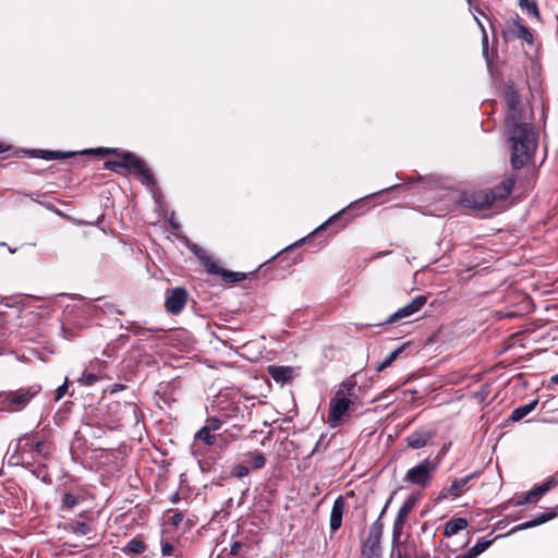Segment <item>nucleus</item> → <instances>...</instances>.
Listing matches in <instances>:
<instances>
[{
    "label": "nucleus",
    "instance_id": "nucleus-1",
    "mask_svg": "<svg viewBox=\"0 0 558 558\" xmlns=\"http://www.w3.org/2000/svg\"><path fill=\"white\" fill-rule=\"evenodd\" d=\"M511 142L510 162L513 169L519 170L532 160L537 148L538 134L531 125H520L508 130Z\"/></svg>",
    "mask_w": 558,
    "mask_h": 558
},
{
    "label": "nucleus",
    "instance_id": "nucleus-2",
    "mask_svg": "<svg viewBox=\"0 0 558 558\" xmlns=\"http://www.w3.org/2000/svg\"><path fill=\"white\" fill-rule=\"evenodd\" d=\"M40 391V385H32L21 387L16 390L2 391L0 392V408L8 412L22 411Z\"/></svg>",
    "mask_w": 558,
    "mask_h": 558
},
{
    "label": "nucleus",
    "instance_id": "nucleus-3",
    "mask_svg": "<svg viewBox=\"0 0 558 558\" xmlns=\"http://www.w3.org/2000/svg\"><path fill=\"white\" fill-rule=\"evenodd\" d=\"M436 470L437 464L426 458L417 465L408 470L404 481L424 488L430 483Z\"/></svg>",
    "mask_w": 558,
    "mask_h": 558
},
{
    "label": "nucleus",
    "instance_id": "nucleus-4",
    "mask_svg": "<svg viewBox=\"0 0 558 558\" xmlns=\"http://www.w3.org/2000/svg\"><path fill=\"white\" fill-rule=\"evenodd\" d=\"M356 409V402L353 399L335 396L329 403L328 423L331 427H337L339 423L348 415L350 411Z\"/></svg>",
    "mask_w": 558,
    "mask_h": 558
},
{
    "label": "nucleus",
    "instance_id": "nucleus-5",
    "mask_svg": "<svg viewBox=\"0 0 558 558\" xmlns=\"http://www.w3.org/2000/svg\"><path fill=\"white\" fill-rule=\"evenodd\" d=\"M125 159V170L141 175L142 183L151 186L156 183L155 178L144 160L133 153H122Z\"/></svg>",
    "mask_w": 558,
    "mask_h": 558
},
{
    "label": "nucleus",
    "instance_id": "nucleus-6",
    "mask_svg": "<svg viewBox=\"0 0 558 558\" xmlns=\"http://www.w3.org/2000/svg\"><path fill=\"white\" fill-rule=\"evenodd\" d=\"M502 37L505 40L521 39L529 45H533L534 43V36L531 29L522 24L519 17L506 22L505 28L502 29Z\"/></svg>",
    "mask_w": 558,
    "mask_h": 558
},
{
    "label": "nucleus",
    "instance_id": "nucleus-7",
    "mask_svg": "<svg viewBox=\"0 0 558 558\" xmlns=\"http://www.w3.org/2000/svg\"><path fill=\"white\" fill-rule=\"evenodd\" d=\"M415 504H416V497L414 495H411L407 498L404 504L399 509L397 517L395 519L393 529H392L393 546L398 545L401 534H402V531H403V525H404L410 512L415 507Z\"/></svg>",
    "mask_w": 558,
    "mask_h": 558
},
{
    "label": "nucleus",
    "instance_id": "nucleus-8",
    "mask_svg": "<svg viewBox=\"0 0 558 558\" xmlns=\"http://www.w3.org/2000/svg\"><path fill=\"white\" fill-rule=\"evenodd\" d=\"M463 207L484 210L494 205V195L488 190L477 191L469 195H464L461 199Z\"/></svg>",
    "mask_w": 558,
    "mask_h": 558
},
{
    "label": "nucleus",
    "instance_id": "nucleus-9",
    "mask_svg": "<svg viewBox=\"0 0 558 558\" xmlns=\"http://www.w3.org/2000/svg\"><path fill=\"white\" fill-rule=\"evenodd\" d=\"M480 476V472H473L460 480H454L449 487L444 488L439 494V499L452 498L456 499L460 497L464 492L469 489V484L474 478Z\"/></svg>",
    "mask_w": 558,
    "mask_h": 558
},
{
    "label": "nucleus",
    "instance_id": "nucleus-10",
    "mask_svg": "<svg viewBox=\"0 0 558 558\" xmlns=\"http://www.w3.org/2000/svg\"><path fill=\"white\" fill-rule=\"evenodd\" d=\"M187 298L189 293L184 288H173L169 291V294L166 298L165 307L169 313L178 315L184 308L187 302Z\"/></svg>",
    "mask_w": 558,
    "mask_h": 558
},
{
    "label": "nucleus",
    "instance_id": "nucleus-11",
    "mask_svg": "<svg viewBox=\"0 0 558 558\" xmlns=\"http://www.w3.org/2000/svg\"><path fill=\"white\" fill-rule=\"evenodd\" d=\"M117 411L119 412L118 421L121 425H137L142 420V413L137 405L133 402H117Z\"/></svg>",
    "mask_w": 558,
    "mask_h": 558
},
{
    "label": "nucleus",
    "instance_id": "nucleus-12",
    "mask_svg": "<svg viewBox=\"0 0 558 558\" xmlns=\"http://www.w3.org/2000/svg\"><path fill=\"white\" fill-rule=\"evenodd\" d=\"M427 302L426 295H416L409 304L402 306L386 320L387 324H393L403 318H408L417 313Z\"/></svg>",
    "mask_w": 558,
    "mask_h": 558
},
{
    "label": "nucleus",
    "instance_id": "nucleus-13",
    "mask_svg": "<svg viewBox=\"0 0 558 558\" xmlns=\"http://www.w3.org/2000/svg\"><path fill=\"white\" fill-rule=\"evenodd\" d=\"M435 436V428L422 427L409 434L404 441L409 448L416 450L426 447Z\"/></svg>",
    "mask_w": 558,
    "mask_h": 558
},
{
    "label": "nucleus",
    "instance_id": "nucleus-14",
    "mask_svg": "<svg viewBox=\"0 0 558 558\" xmlns=\"http://www.w3.org/2000/svg\"><path fill=\"white\" fill-rule=\"evenodd\" d=\"M345 500L342 496H339L332 505L331 513H330V530L336 532L341 527L342 517L344 513Z\"/></svg>",
    "mask_w": 558,
    "mask_h": 558
},
{
    "label": "nucleus",
    "instance_id": "nucleus-15",
    "mask_svg": "<svg viewBox=\"0 0 558 558\" xmlns=\"http://www.w3.org/2000/svg\"><path fill=\"white\" fill-rule=\"evenodd\" d=\"M556 484L555 477L548 478L545 483L539 486L534 487L530 492H527L522 499L517 501V505H523L526 502L534 501L536 498L541 497L545 493H547L554 485Z\"/></svg>",
    "mask_w": 558,
    "mask_h": 558
},
{
    "label": "nucleus",
    "instance_id": "nucleus-16",
    "mask_svg": "<svg viewBox=\"0 0 558 558\" xmlns=\"http://www.w3.org/2000/svg\"><path fill=\"white\" fill-rule=\"evenodd\" d=\"M355 376H356V374L351 375L348 378H345L340 384L335 396L350 398V399H353L354 401H356L357 400V395H356L357 380H356Z\"/></svg>",
    "mask_w": 558,
    "mask_h": 558
},
{
    "label": "nucleus",
    "instance_id": "nucleus-17",
    "mask_svg": "<svg viewBox=\"0 0 558 558\" xmlns=\"http://www.w3.org/2000/svg\"><path fill=\"white\" fill-rule=\"evenodd\" d=\"M520 125H531V123L524 121L522 106L519 108H511L506 113V126L508 130L515 129Z\"/></svg>",
    "mask_w": 558,
    "mask_h": 558
},
{
    "label": "nucleus",
    "instance_id": "nucleus-18",
    "mask_svg": "<svg viewBox=\"0 0 558 558\" xmlns=\"http://www.w3.org/2000/svg\"><path fill=\"white\" fill-rule=\"evenodd\" d=\"M31 157L41 158L45 160L64 159L75 155L73 151H59V150H46V149H34L27 151Z\"/></svg>",
    "mask_w": 558,
    "mask_h": 558
},
{
    "label": "nucleus",
    "instance_id": "nucleus-19",
    "mask_svg": "<svg viewBox=\"0 0 558 558\" xmlns=\"http://www.w3.org/2000/svg\"><path fill=\"white\" fill-rule=\"evenodd\" d=\"M515 180L513 178H508L504 180L499 185L488 190V192L494 195V203L507 198L510 195Z\"/></svg>",
    "mask_w": 558,
    "mask_h": 558
},
{
    "label": "nucleus",
    "instance_id": "nucleus-20",
    "mask_svg": "<svg viewBox=\"0 0 558 558\" xmlns=\"http://www.w3.org/2000/svg\"><path fill=\"white\" fill-rule=\"evenodd\" d=\"M381 536L368 533L362 546V556L379 557Z\"/></svg>",
    "mask_w": 558,
    "mask_h": 558
},
{
    "label": "nucleus",
    "instance_id": "nucleus-21",
    "mask_svg": "<svg viewBox=\"0 0 558 558\" xmlns=\"http://www.w3.org/2000/svg\"><path fill=\"white\" fill-rule=\"evenodd\" d=\"M267 371L277 383H287L293 377V368L290 366L269 365Z\"/></svg>",
    "mask_w": 558,
    "mask_h": 558
},
{
    "label": "nucleus",
    "instance_id": "nucleus-22",
    "mask_svg": "<svg viewBox=\"0 0 558 558\" xmlns=\"http://www.w3.org/2000/svg\"><path fill=\"white\" fill-rule=\"evenodd\" d=\"M556 515H557V512L554 510L549 511V512H545L531 521H526L524 523H521V524L514 526L511 530V532L522 531V530H526V529H531V527L541 525V524L554 519Z\"/></svg>",
    "mask_w": 558,
    "mask_h": 558
},
{
    "label": "nucleus",
    "instance_id": "nucleus-23",
    "mask_svg": "<svg viewBox=\"0 0 558 558\" xmlns=\"http://www.w3.org/2000/svg\"><path fill=\"white\" fill-rule=\"evenodd\" d=\"M466 526L468 520L465 518H453L446 522L444 535L446 537H451L458 534L460 531L464 530Z\"/></svg>",
    "mask_w": 558,
    "mask_h": 558
},
{
    "label": "nucleus",
    "instance_id": "nucleus-24",
    "mask_svg": "<svg viewBox=\"0 0 558 558\" xmlns=\"http://www.w3.org/2000/svg\"><path fill=\"white\" fill-rule=\"evenodd\" d=\"M195 440H201L207 446H214L218 439L226 442V439L222 435H215L210 429L206 426H203L198 429L194 436Z\"/></svg>",
    "mask_w": 558,
    "mask_h": 558
},
{
    "label": "nucleus",
    "instance_id": "nucleus-25",
    "mask_svg": "<svg viewBox=\"0 0 558 558\" xmlns=\"http://www.w3.org/2000/svg\"><path fill=\"white\" fill-rule=\"evenodd\" d=\"M537 404L538 400L535 399L530 401L529 403L520 405L512 411L509 418L513 422L521 421L523 417H525L527 414L534 411Z\"/></svg>",
    "mask_w": 558,
    "mask_h": 558
},
{
    "label": "nucleus",
    "instance_id": "nucleus-26",
    "mask_svg": "<svg viewBox=\"0 0 558 558\" xmlns=\"http://www.w3.org/2000/svg\"><path fill=\"white\" fill-rule=\"evenodd\" d=\"M407 347H409V343H404L390 352V354L384 361L376 363L375 371L380 373L389 367L401 355Z\"/></svg>",
    "mask_w": 558,
    "mask_h": 558
},
{
    "label": "nucleus",
    "instance_id": "nucleus-27",
    "mask_svg": "<svg viewBox=\"0 0 558 558\" xmlns=\"http://www.w3.org/2000/svg\"><path fill=\"white\" fill-rule=\"evenodd\" d=\"M147 546L141 537H134L128 542L122 548V551L126 555H141L146 550Z\"/></svg>",
    "mask_w": 558,
    "mask_h": 558
},
{
    "label": "nucleus",
    "instance_id": "nucleus-28",
    "mask_svg": "<svg viewBox=\"0 0 558 558\" xmlns=\"http://www.w3.org/2000/svg\"><path fill=\"white\" fill-rule=\"evenodd\" d=\"M505 98L507 104V110L511 108H519L522 106L521 97L513 86H507Z\"/></svg>",
    "mask_w": 558,
    "mask_h": 558
},
{
    "label": "nucleus",
    "instance_id": "nucleus-29",
    "mask_svg": "<svg viewBox=\"0 0 558 558\" xmlns=\"http://www.w3.org/2000/svg\"><path fill=\"white\" fill-rule=\"evenodd\" d=\"M521 10L525 11L527 15L541 20V14L535 0H518Z\"/></svg>",
    "mask_w": 558,
    "mask_h": 558
},
{
    "label": "nucleus",
    "instance_id": "nucleus-30",
    "mask_svg": "<svg viewBox=\"0 0 558 558\" xmlns=\"http://www.w3.org/2000/svg\"><path fill=\"white\" fill-rule=\"evenodd\" d=\"M81 498L77 495L71 493H64L61 499V509L71 510L78 505Z\"/></svg>",
    "mask_w": 558,
    "mask_h": 558
},
{
    "label": "nucleus",
    "instance_id": "nucleus-31",
    "mask_svg": "<svg viewBox=\"0 0 558 558\" xmlns=\"http://www.w3.org/2000/svg\"><path fill=\"white\" fill-rule=\"evenodd\" d=\"M19 444L21 446H23L24 450H27V447H28L29 450L38 452V453H41V451L44 449V441L37 440L36 442H29L27 435L20 437Z\"/></svg>",
    "mask_w": 558,
    "mask_h": 558
},
{
    "label": "nucleus",
    "instance_id": "nucleus-32",
    "mask_svg": "<svg viewBox=\"0 0 558 558\" xmlns=\"http://www.w3.org/2000/svg\"><path fill=\"white\" fill-rule=\"evenodd\" d=\"M391 499H392V496H390V498L387 500L384 509L380 512L379 518L371 525L368 533H372V534H375V535H378V536L383 535L384 524L380 521V518L385 514V512H386V510H387Z\"/></svg>",
    "mask_w": 558,
    "mask_h": 558
},
{
    "label": "nucleus",
    "instance_id": "nucleus-33",
    "mask_svg": "<svg viewBox=\"0 0 558 558\" xmlns=\"http://www.w3.org/2000/svg\"><path fill=\"white\" fill-rule=\"evenodd\" d=\"M492 543L493 541H486L482 538L468 550V554L471 556V558H476L478 555L484 553L492 545Z\"/></svg>",
    "mask_w": 558,
    "mask_h": 558
},
{
    "label": "nucleus",
    "instance_id": "nucleus-34",
    "mask_svg": "<svg viewBox=\"0 0 558 558\" xmlns=\"http://www.w3.org/2000/svg\"><path fill=\"white\" fill-rule=\"evenodd\" d=\"M221 279L227 283H234L246 279V274L223 269Z\"/></svg>",
    "mask_w": 558,
    "mask_h": 558
},
{
    "label": "nucleus",
    "instance_id": "nucleus-35",
    "mask_svg": "<svg viewBox=\"0 0 558 558\" xmlns=\"http://www.w3.org/2000/svg\"><path fill=\"white\" fill-rule=\"evenodd\" d=\"M248 456L250 459L247 460V464H250L252 469L258 470L265 466L266 458L262 452H254Z\"/></svg>",
    "mask_w": 558,
    "mask_h": 558
},
{
    "label": "nucleus",
    "instance_id": "nucleus-36",
    "mask_svg": "<svg viewBox=\"0 0 558 558\" xmlns=\"http://www.w3.org/2000/svg\"><path fill=\"white\" fill-rule=\"evenodd\" d=\"M70 529L73 533L78 534V535H87L92 531V527L89 524H87L85 522H78V521L71 522Z\"/></svg>",
    "mask_w": 558,
    "mask_h": 558
},
{
    "label": "nucleus",
    "instance_id": "nucleus-37",
    "mask_svg": "<svg viewBox=\"0 0 558 558\" xmlns=\"http://www.w3.org/2000/svg\"><path fill=\"white\" fill-rule=\"evenodd\" d=\"M84 155H98V156H108V155H118L121 156L122 153L119 151L118 148H96V149H86L82 151Z\"/></svg>",
    "mask_w": 558,
    "mask_h": 558
},
{
    "label": "nucleus",
    "instance_id": "nucleus-38",
    "mask_svg": "<svg viewBox=\"0 0 558 558\" xmlns=\"http://www.w3.org/2000/svg\"><path fill=\"white\" fill-rule=\"evenodd\" d=\"M204 266L207 270V272L211 274V275H217V276H220L222 275V271L225 268H222L221 266H219V264L217 262H215L214 259L207 257L204 262Z\"/></svg>",
    "mask_w": 558,
    "mask_h": 558
},
{
    "label": "nucleus",
    "instance_id": "nucleus-39",
    "mask_svg": "<svg viewBox=\"0 0 558 558\" xmlns=\"http://www.w3.org/2000/svg\"><path fill=\"white\" fill-rule=\"evenodd\" d=\"M104 166L107 170L121 173V170L125 169V159L122 157V160H107Z\"/></svg>",
    "mask_w": 558,
    "mask_h": 558
},
{
    "label": "nucleus",
    "instance_id": "nucleus-40",
    "mask_svg": "<svg viewBox=\"0 0 558 558\" xmlns=\"http://www.w3.org/2000/svg\"><path fill=\"white\" fill-rule=\"evenodd\" d=\"M125 329L128 331L132 332L133 335L141 336V337L146 336L147 333H149L151 331L148 328H144V327L140 326L135 322H128V326H125Z\"/></svg>",
    "mask_w": 558,
    "mask_h": 558
},
{
    "label": "nucleus",
    "instance_id": "nucleus-41",
    "mask_svg": "<svg viewBox=\"0 0 558 558\" xmlns=\"http://www.w3.org/2000/svg\"><path fill=\"white\" fill-rule=\"evenodd\" d=\"M98 380V377L93 373L84 372L81 377L77 378V381L84 386H92Z\"/></svg>",
    "mask_w": 558,
    "mask_h": 558
},
{
    "label": "nucleus",
    "instance_id": "nucleus-42",
    "mask_svg": "<svg viewBox=\"0 0 558 558\" xmlns=\"http://www.w3.org/2000/svg\"><path fill=\"white\" fill-rule=\"evenodd\" d=\"M248 473H250V469H248V466H246L244 464H236L231 471V475L234 477H238V478H242V477L248 475Z\"/></svg>",
    "mask_w": 558,
    "mask_h": 558
},
{
    "label": "nucleus",
    "instance_id": "nucleus-43",
    "mask_svg": "<svg viewBox=\"0 0 558 558\" xmlns=\"http://www.w3.org/2000/svg\"><path fill=\"white\" fill-rule=\"evenodd\" d=\"M221 425H222V422L219 418L211 416V417L207 418L205 426L208 429H210L211 432H216V430L220 429Z\"/></svg>",
    "mask_w": 558,
    "mask_h": 558
},
{
    "label": "nucleus",
    "instance_id": "nucleus-44",
    "mask_svg": "<svg viewBox=\"0 0 558 558\" xmlns=\"http://www.w3.org/2000/svg\"><path fill=\"white\" fill-rule=\"evenodd\" d=\"M342 214V211L333 215L330 217L325 223H323L320 227H318L311 235H317L320 233L325 228H327L329 225L333 223V221L338 220L339 216Z\"/></svg>",
    "mask_w": 558,
    "mask_h": 558
},
{
    "label": "nucleus",
    "instance_id": "nucleus-45",
    "mask_svg": "<svg viewBox=\"0 0 558 558\" xmlns=\"http://www.w3.org/2000/svg\"><path fill=\"white\" fill-rule=\"evenodd\" d=\"M243 545L241 542H234L232 543L229 551L226 554L229 558H234L235 556L240 555V551L242 549Z\"/></svg>",
    "mask_w": 558,
    "mask_h": 558
},
{
    "label": "nucleus",
    "instance_id": "nucleus-46",
    "mask_svg": "<svg viewBox=\"0 0 558 558\" xmlns=\"http://www.w3.org/2000/svg\"><path fill=\"white\" fill-rule=\"evenodd\" d=\"M68 387H69V380L68 378L65 379V381L59 386L56 390V396H54V400L56 401H59L61 398H63L68 391Z\"/></svg>",
    "mask_w": 558,
    "mask_h": 558
},
{
    "label": "nucleus",
    "instance_id": "nucleus-47",
    "mask_svg": "<svg viewBox=\"0 0 558 558\" xmlns=\"http://www.w3.org/2000/svg\"><path fill=\"white\" fill-rule=\"evenodd\" d=\"M174 551V547L167 541L161 542V554L162 556H171Z\"/></svg>",
    "mask_w": 558,
    "mask_h": 558
},
{
    "label": "nucleus",
    "instance_id": "nucleus-48",
    "mask_svg": "<svg viewBox=\"0 0 558 558\" xmlns=\"http://www.w3.org/2000/svg\"><path fill=\"white\" fill-rule=\"evenodd\" d=\"M395 547L392 545V551H391V558H409L408 556L403 555L399 549L395 551Z\"/></svg>",
    "mask_w": 558,
    "mask_h": 558
},
{
    "label": "nucleus",
    "instance_id": "nucleus-49",
    "mask_svg": "<svg viewBox=\"0 0 558 558\" xmlns=\"http://www.w3.org/2000/svg\"><path fill=\"white\" fill-rule=\"evenodd\" d=\"M182 519H183V515L181 513H175L172 517V524L179 525V523L182 521Z\"/></svg>",
    "mask_w": 558,
    "mask_h": 558
},
{
    "label": "nucleus",
    "instance_id": "nucleus-50",
    "mask_svg": "<svg viewBox=\"0 0 558 558\" xmlns=\"http://www.w3.org/2000/svg\"><path fill=\"white\" fill-rule=\"evenodd\" d=\"M247 492H248V488H245V489L242 492V496H241V498H240V500H239V504H238L239 506H241V505L244 502V500H245V496H246Z\"/></svg>",
    "mask_w": 558,
    "mask_h": 558
},
{
    "label": "nucleus",
    "instance_id": "nucleus-51",
    "mask_svg": "<svg viewBox=\"0 0 558 558\" xmlns=\"http://www.w3.org/2000/svg\"><path fill=\"white\" fill-rule=\"evenodd\" d=\"M483 45L484 47L486 48L487 45H488V39H487V35L485 33V29L483 28Z\"/></svg>",
    "mask_w": 558,
    "mask_h": 558
},
{
    "label": "nucleus",
    "instance_id": "nucleus-52",
    "mask_svg": "<svg viewBox=\"0 0 558 558\" xmlns=\"http://www.w3.org/2000/svg\"><path fill=\"white\" fill-rule=\"evenodd\" d=\"M63 332L68 339H71L74 335L70 332L65 327H63Z\"/></svg>",
    "mask_w": 558,
    "mask_h": 558
},
{
    "label": "nucleus",
    "instance_id": "nucleus-53",
    "mask_svg": "<svg viewBox=\"0 0 558 558\" xmlns=\"http://www.w3.org/2000/svg\"><path fill=\"white\" fill-rule=\"evenodd\" d=\"M551 383H554V384L558 385V374H556V375H554V376L551 377Z\"/></svg>",
    "mask_w": 558,
    "mask_h": 558
},
{
    "label": "nucleus",
    "instance_id": "nucleus-54",
    "mask_svg": "<svg viewBox=\"0 0 558 558\" xmlns=\"http://www.w3.org/2000/svg\"><path fill=\"white\" fill-rule=\"evenodd\" d=\"M226 549L222 550V553L220 555H218L216 558H229L226 554H225Z\"/></svg>",
    "mask_w": 558,
    "mask_h": 558
},
{
    "label": "nucleus",
    "instance_id": "nucleus-55",
    "mask_svg": "<svg viewBox=\"0 0 558 558\" xmlns=\"http://www.w3.org/2000/svg\"><path fill=\"white\" fill-rule=\"evenodd\" d=\"M305 241H306V238H305V239H302V240L300 241V243H301V242H305ZM294 245H295V246H296V245H299V242H296Z\"/></svg>",
    "mask_w": 558,
    "mask_h": 558
},
{
    "label": "nucleus",
    "instance_id": "nucleus-56",
    "mask_svg": "<svg viewBox=\"0 0 558 558\" xmlns=\"http://www.w3.org/2000/svg\"><path fill=\"white\" fill-rule=\"evenodd\" d=\"M362 558H379V557L362 556Z\"/></svg>",
    "mask_w": 558,
    "mask_h": 558
},
{
    "label": "nucleus",
    "instance_id": "nucleus-57",
    "mask_svg": "<svg viewBox=\"0 0 558 558\" xmlns=\"http://www.w3.org/2000/svg\"><path fill=\"white\" fill-rule=\"evenodd\" d=\"M421 557H422V558H427V557H428V554H426V555H425V554H422V556H421Z\"/></svg>",
    "mask_w": 558,
    "mask_h": 558
},
{
    "label": "nucleus",
    "instance_id": "nucleus-58",
    "mask_svg": "<svg viewBox=\"0 0 558 558\" xmlns=\"http://www.w3.org/2000/svg\"><path fill=\"white\" fill-rule=\"evenodd\" d=\"M469 3H471V0H466Z\"/></svg>",
    "mask_w": 558,
    "mask_h": 558
}]
</instances>
